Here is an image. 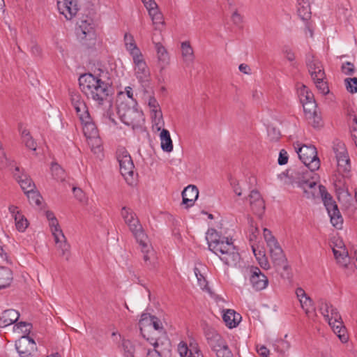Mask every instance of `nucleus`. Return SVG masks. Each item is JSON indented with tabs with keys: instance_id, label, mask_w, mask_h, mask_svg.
Segmentation results:
<instances>
[{
	"instance_id": "28",
	"label": "nucleus",
	"mask_w": 357,
	"mask_h": 357,
	"mask_svg": "<svg viewBox=\"0 0 357 357\" xmlns=\"http://www.w3.org/2000/svg\"><path fill=\"white\" fill-rule=\"evenodd\" d=\"M297 13L300 18L303 21H308L311 18V8L308 0H298Z\"/></svg>"
},
{
	"instance_id": "34",
	"label": "nucleus",
	"mask_w": 357,
	"mask_h": 357,
	"mask_svg": "<svg viewBox=\"0 0 357 357\" xmlns=\"http://www.w3.org/2000/svg\"><path fill=\"white\" fill-rule=\"evenodd\" d=\"M182 56L187 63H191L194 60V52L190 42L185 41L181 43Z\"/></svg>"
},
{
	"instance_id": "53",
	"label": "nucleus",
	"mask_w": 357,
	"mask_h": 357,
	"mask_svg": "<svg viewBox=\"0 0 357 357\" xmlns=\"http://www.w3.org/2000/svg\"><path fill=\"white\" fill-rule=\"evenodd\" d=\"M214 352L215 353L217 357H233V354L227 344L224 345V347L215 350Z\"/></svg>"
},
{
	"instance_id": "52",
	"label": "nucleus",
	"mask_w": 357,
	"mask_h": 357,
	"mask_svg": "<svg viewBox=\"0 0 357 357\" xmlns=\"http://www.w3.org/2000/svg\"><path fill=\"white\" fill-rule=\"evenodd\" d=\"M346 88L351 93H357V77L345 79Z\"/></svg>"
},
{
	"instance_id": "12",
	"label": "nucleus",
	"mask_w": 357,
	"mask_h": 357,
	"mask_svg": "<svg viewBox=\"0 0 357 357\" xmlns=\"http://www.w3.org/2000/svg\"><path fill=\"white\" fill-rule=\"evenodd\" d=\"M251 209L259 218H261L265 211V202L259 191L253 190L248 196Z\"/></svg>"
},
{
	"instance_id": "5",
	"label": "nucleus",
	"mask_w": 357,
	"mask_h": 357,
	"mask_svg": "<svg viewBox=\"0 0 357 357\" xmlns=\"http://www.w3.org/2000/svg\"><path fill=\"white\" fill-rule=\"evenodd\" d=\"M296 149L300 160L310 170L311 173L319 169L320 160L314 146L303 144L301 147L296 148Z\"/></svg>"
},
{
	"instance_id": "27",
	"label": "nucleus",
	"mask_w": 357,
	"mask_h": 357,
	"mask_svg": "<svg viewBox=\"0 0 357 357\" xmlns=\"http://www.w3.org/2000/svg\"><path fill=\"white\" fill-rule=\"evenodd\" d=\"M318 70H312L309 72L314 83L316 85L317 89L324 95H326L329 93V88L326 78H321L318 77Z\"/></svg>"
},
{
	"instance_id": "60",
	"label": "nucleus",
	"mask_w": 357,
	"mask_h": 357,
	"mask_svg": "<svg viewBox=\"0 0 357 357\" xmlns=\"http://www.w3.org/2000/svg\"><path fill=\"white\" fill-rule=\"evenodd\" d=\"M23 142L25 144V146L28 149L33 150V151L36 150V143L35 142V141L33 140L32 137H30L29 138L24 139Z\"/></svg>"
},
{
	"instance_id": "13",
	"label": "nucleus",
	"mask_w": 357,
	"mask_h": 357,
	"mask_svg": "<svg viewBox=\"0 0 357 357\" xmlns=\"http://www.w3.org/2000/svg\"><path fill=\"white\" fill-rule=\"evenodd\" d=\"M57 6L60 13L68 20L74 17L79 10L77 0H58Z\"/></svg>"
},
{
	"instance_id": "49",
	"label": "nucleus",
	"mask_w": 357,
	"mask_h": 357,
	"mask_svg": "<svg viewBox=\"0 0 357 357\" xmlns=\"http://www.w3.org/2000/svg\"><path fill=\"white\" fill-rule=\"evenodd\" d=\"M306 119L308 120L309 123L315 128L322 126V119L320 114H319L317 111L311 115V116H306Z\"/></svg>"
},
{
	"instance_id": "17",
	"label": "nucleus",
	"mask_w": 357,
	"mask_h": 357,
	"mask_svg": "<svg viewBox=\"0 0 357 357\" xmlns=\"http://www.w3.org/2000/svg\"><path fill=\"white\" fill-rule=\"evenodd\" d=\"M312 180L303 176L302 179L298 181V186L303 189L305 197L312 199L315 197L317 192V182L313 180L312 176H309Z\"/></svg>"
},
{
	"instance_id": "54",
	"label": "nucleus",
	"mask_w": 357,
	"mask_h": 357,
	"mask_svg": "<svg viewBox=\"0 0 357 357\" xmlns=\"http://www.w3.org/2000/svg\"><path fill=\"white\" fill-rule=\"evenodd\" d=\"M290 347L289 343L284 340H280L278 341V344L275 345V349L281 353L282 354H284V352L289 349Z\"/></svg>"
},
{
	"instance_id": "51",
	"label": "nucleus",
	"mask_w": 357,
	"mask_h": 357,
	"mask_svg": "<svg viewBox=\"0 0 357 357\" xmlns=\"http://www.w3.org/2000/svg\"><path fill=\"white\" fill-rule=\"evenodd\" d=\"M300 303L302 308L305 310V313L309 316L310 309L313 310L312 300L309 296H305L304 298H300Z\"/></svg>"
},
{
	"instance_id": "26",
	"label": "nucleus",
	"mask_w": 357,
	"mask_h": 357,
	"mask_svg": "<svg viewBox=\"0 0 357 357\" xmlns=\"http://www.w3.org/2000/svg\"><path fill=\"white\" fill-rule=\"evenodd\" d=\"M222 319L225 324L229 328H235L239 324L241 316L234 310L229 309L223 314Z\"/></svg>"
},
{
	"instance_id": "42",
	"label": "nucleus",
	"mask_w": 357,
	"mask_h": 357,
	"mask_svg": "<svg viewBox=\"0 0 357 357\" xmlns=\"http://www.w3.org/2000/svg\"><path fill=\"white\" fill-rule=\"evenodd\" d=\"M121 345L125 357H134L135 346L130 340L123 339Z\"/></svg>"
},
{
	"instance_id": "44",
	"label": "nucleus",
	"mask_w": 357,
	"mask_h": 357,
	"mask_svg": "<svg viewBox=\"0 0 357 357\" xmlns=\"http://www.w3.org/2000/svg\"><path fill=\"white\" fill-rule=\"evenodd\" d=\"M149 14L151 17L153 24H163L162 15L160 12L158 11V6L155 8H151V9L149 10Z\"/></svg>"
},
{
	"instance_id": "62",
	"label": "nucleus",
	"mask_w": 357,
	"mask_h": 357,
	"mask_svg": "<svg viewBox=\"0 0 357 357\" xmlns=\"http://www.w3.org/2000/svg\"><path fill=\"white\" fill-rule=\"evenodd\" d=\"M73 191L75 197L80 202H82L84 199V193L79 188L74 187Z\"/></svg>"
},
{
	"instance_id": "37",
	"label": "nucleus",
	"mask_w": 357,
	"mask_h": 357,
	"mask_svg": "<svg viewBox=\"0 0 357 357\" xmlns=\"http://www.w3.org/2000/svg\"><path fill=\"white\" fill-rule=\"evenodd\" d=\"M124 41L127 50L130 52L132 56L141 53L135 44L133 36L131 34L126 33L124 35Z\"/></svg>"
},
{
	"instance_id": "11",
	"label": "nucleus",
	"mask_w": 357,
	"mask_h": 357,
	"mask_svg": "<svg viewBox=\"0 0 357 357\" xmlns=\"http://www.w3.org/2000/svg\"><path fill=\"white\" fill-rule=\"evenodd\" d=\"M250 282L256 291H261L266 288L268 284V278L257 266H251L249 269Z\"/></svg>"
},
{
	"instance_id": "47",
	"label": "nucleus",
	"mask_w": 357,
	"mask_h": 357,
	"mask_svg": "<svg viewBox=\"0 0 357 357\" xmlns=\"http://www.w3.org/2000/svg\"><path fill=\"white\" fill-rule=\"evenodd\" d=\"M303 104V110L305 117L307 116H311L314 112L317 111V105L316 101L304 102Z\"/></svg>"
},
{
	"instance_id": "56",
	"label": "nucleus",
	"mask_w": 357,
	"mask_h": 357,
	"mask_svg": "<svg viewBox=\"0 0 357 357\" xmlns=\"http://www.w3.org/2000/svg\"><path fill=\"white\" fill-rule=\"evenodd\" d=\"M52 171L53 174H54L56 176L57 179H64V171L59 165H53L52 166Z\"/></svg>"
},
{
	"instance_id": "21",
	"label": "nucleus",
	"mask_w": 357,
	"mask_h": 357,
	"mask_svg": "<svg viewBox=\"0 0 357 357\" xmlns=\"http://www.w3.org/2000/svg\"><path fill=\"white\" fill-rule=\"evenodd\" d=\"M14 176L16 180L20 185L22 190L24 192H30L32 191V189H36V186L34 183L32 181L31 178L26 174H20V167H15V172L14 173Z\"/></svg>"
},
{
	"instance_id": "58",
	"label": "nucleus",
	"mask_w": 357,
	"mask_h": 357,
	"mask_svg": "<svg viewBox=\"0 0 357 357\" xmlns=\"http://www.w3.org/2000/svg\"><path fill=\"white\" fill-rule=\"evenodd\" d=\"M282 52L288 61H293L295 60L294 52L289 47L284 46L282 49Z\"/></svg>"
},
{
	"instance_id": "25",
	"label": "nucleus",
	"mask_w": 357,
	"mask_h": 357,
	"mask_svg": "<svg viewBox=\"0 0 357 357\" xmlns=\"http://www.w3.org/2000/svg\"><path fill=\"white\" fill-rule=\"evenodd\" d=\"M47 219L50 221V227H51L52 235L54 238V241H58V235H61L62 238H64L63 231L61 229L59 222L55 217L53 212L47 211L45 212Z\"/></svg>"
},
{
	"instance_id": "7",
	"label": "nucleus",
	"mask_w": 357,
	"mask_h": 357,
	"mask_svg": "<svg viewBox=\"0 0 357 357\" xmlns=\"http://www.w3.org/2000/svg\"><path fill=\"white\" fill-rule=\"evenodd\" d=\"M116 158L119 163L121 175L129 184H131L133 178L135 165L130 155L124 148H122L117 151Z\"/></svg>"
},
{
	"instance_id": "32",
	"label": "nucleus",
	"mask_w": 357,
	"mask_h": 357,
	"mask_svg": "<svg viewBox=\"0 0 357 357\" xmlns=\"http://www.w3.org/2000/svg\"><path fill=\"white\" fill-rule=\"evenodd\" d=\"M160 138L162 151L167 153L171 152L173 150V143L169 132L166 129H162L160 134Z\"/></svg>"
},
{
	"instance_id": "23",
	"label": "nucleus",
	"mask_w": 357,
	"mask_h": 357,
	"mask_svg": "<svg viewBox=\"0 0 357 357\" xmlns=\"http://www.w3.org/2000/svg\"><path fill=\"white\" fill-rule=\"evenodd\" d=\"M306 65L308 68V71L318 70V77L326 78V74L321 61L316 59L311 53L306 55Z\"/></svg>"
},
{
	"instance_id": "30",
	"label": "nucleus",
	"mask_w": 357,
	"mask_h": 357,
	"mask_svg": "<svg viewBox=\"0 0 357 357\" xmlns=\"http://www.w3.org/2000/svg\"><path fill=\"white\" fill-rule=\"evenodd\" d=\"M154 349L157 350L158 353L162 357H171L172 356V344L169 340H166L161 343L155 341L153 343Z\"/></svg>"
},
{
	"instance_id": "48",
	"label": "nucleus",
	"mask_w": 357,
	"mask_h": 357,
	"mask_svg": "<svg viewBox=\"0 0 357 357\" xmlns=\"http://www.w3.org/2000/svg\"><path fill=\"white\" fill-rule=\"evenodd\" d=\"M155 49L157 51L158 58L159 61L162 62H167L169 56L168 53L164 46L160 43H156L155 44Z\"/></svg>"
},
{
	"instance_id": "3",
	"label": "nucleus",
	"mask_w": 357,
	"mask_h": 357,
	"mask_svg": "<svg viewBox=\"0 0 357 357\" xmlns=\"http://www.w3.org/2000/svg\"><path fill=\"white\" fill-rule=\"evenodd\" d=\"M15 327L17 329H21L25 334L15 342V348L21 357H28L37 350L35 341L29 336L32 325L30 323L21 321L15 324Z\"/></svg>"
},
{
	"instance_id": "57",
	"label": "nucleus",
	"mask_w": 357,
	"mask_h": 357,
	"mask_svg": "<svg viewBox=\"0 0 357 357\" xmlns=\"http://www.w3.org/2000/svg\"><path fill=\"white\" fill-rule=\"evenodd\" d=\"M150 321L155 330L162 331L163 329L162 321L158 317L155 316H150Z\"/></svg>"
},
{
	"instance_id": "15",
	"label": "nucleus",
	"mask_w": 357,
	"mask_h": 357,
	"mask_svg": "<svg viewBox=\"0 0 357 357\" xmlns=\"http://www.w3.org/2000/svg\"><path fill=\"white\" fill-rule=\"evenodd\" d=\"M219 257L225 265L231 267H236L241 260V256L234 245L225 250L222 255H219Z\"/></svg>"
},
{
	"instance_id": "29",
	"label": "nucleus",
	"mask_w": 357,
	"mask_h": 357,
	"mask_svg": "<svg viewBox=\"0 0 357 357\" xmlns=\"http://www.w3.org/2000/svg\"><path fill=\"white\" fill-rule=\"evenodd\" d=\"M147 240L145 241V246L140 245L142 247V252H143V259L145 262L146 266L149 268H153L155 267V257L154 252L152 249H149L147 243Z\"/></svg>"
},
{
	"instance_id": "10",
	"label": "nucleus",
	"mask_w": 357,
	"mask_h": 357,
	"mask_svg": "<svg viewBox=\"0 0 357 357\" xmlns=\"http://www.w3.org/2000/svg\"><path fill=\"white\" fill-rule=\"evenodd\" d=\"M77 38L84 45H89L88 41L95 40V31L91 18L82 20L75 29Z\"/></svg>"
},
{
	"instance_id": "14",
	"label": "nucleus",
	"mask_w": 357,
	"mask_h": 357,
	"mask_svg": "<svg viewBox=\"0 0 357 357\" xmlns=\"http://www.w3.org/2000/svg\"><path fill=\"white\" fill-rule=\"evenodd\" d=\"M205 336L208 344L213 351L224 347L226 340L215 330L209 328L205 331Z\"/></svg>"
},
{
	"instance_id": "1",
	"label": "nucleus",
	"mask_w": 357,
	"mask_h": 357,
	"mask_svg": "<svg viewBox=\"0 0 357 357\" xmlns=\"http://www.w3.org/2000/svg\"><path fill=\"white\" fill-rule=\"evenodd\" d=\"M78 81L81 91L88 99L92 100L98 107L107 109L103 115L113 123L116 124L110 111L113 102L109 84L91 73L81 75Z\"/></svg>"
},
{
	"instance_id": "4",
	"label": "nucleus",
	"mask_w": 357,
	"mask_h": 357,
	"mask_svg": "<svg viewBox=\"0 0 357 357\" xmlns=\"http://www.w3.org/2000/svg\"><path fill=\"white\" fill-rule=\"evenodd\" d=\"M319 192L321 196L324 204L331 218V222L336 227H341L343 219L338 209L337 205L333 199L332 196L328 192L325 186L319 185Z\"/></svg>"
},
{
	"instance_id": "35",
	"label": "nucleus",
	"mask_w": 357,
	"mask_h": 357,
	"mask_svg": "<svg viewBox=\"0 0 357 357\" xmlns=\"http://www.w3.org/2000/svg\"><path fill=\"white\" fill-rule=\"evenodd\" d=\"M82 123L83 124L84 134L87 138H94L98 136V129L95 123L91 121V119Z\"/></svg>"
},
{
	"instance_id": "59",
	"label": "nucleus",
	"mask_w": 357,
	"mask_h": 357,
	"mask_svg": "<svg viewBox=\"0 0 357 357\" xmlns=\"http://www.w3.org/2000/svg\"><path fill=\"white\" fill-rule=\"evenodd\" d=\"M288 162V154L287 152L282 149L280 152L279 157H278V164L280 165H284L287 164Z\"/></svg>"
},
{
	"instance_id": "41",
	"label": "nucleus",
	"mask_w": 357,
	"mask_h": 357,
	"mask_svg": "<svg viewBox=\"0 0 357 357\" xmlns=\"http://www.w3.org/2000/svg\"><path fill=\"white\" fill-rule=\"evenodd\" d=\"M25 194L26 195L31 204H34L38 206L41 205L43 197L38 190L32 189V191L26 192Z\"/></svg>"
},
{
	"instance_id": "40",
	"label": "nucleus",
	"mask_w": 357,
	"mask_h": 357,
	"mask_svg": "<svg viewBox=\"0 0 357 357\" xmlns=\"http://www.w3.org/2000/svg\"><path fill=\"white\" fill-rule=\"evenodd\" d=\"M15 226L19 231H24L29 225L26 218L20 213L17 212L15 215Z\"/></svg>"
},
{
	"instance_id": "46",
	"label": "nucleus",
	"mask_w": 357,
	"mask_h": 357,
	"mask_svg": "<svg viewBox=\"0 0 357 357\" xmlns=\"http://www.w3.org/2000/svg\"><path fill=\"white\" fill-rule=\"evenodd\" d=\"M300 96L302 103L304 102L315 101L314 94L305 85H303L301 89Z\"/></svg>"
},
{
	"instance_id": "55",
	"label": "nucleus",
	"mask_w": 357,
	"mask_h": 357,
	"mask_svg": "<svg viewBox=\"0 0 357 357\" xmlns=\"http://www.w3.org/2000/svg\"><path fill=\"white\" fill-rule=\"evenodd\" d=\"M268 135L271 141L276 142L280 138V132L275 127L268 128Z\"/></svg>"
},
{
	"instance_id": "19",
	"label": "nucleus",
	"mask_w": 357,
	"mask_h": 357,
	"mask_svg": "<svg viewBox=\"0 0 357 357\" xmlns=\"http://www.w3.org/2000/svg\"><path fill=\"white\" fill-rule=\"evenodd\" d=\"M198 196V188L195 185H189L182 192V204L185 205L186 208L193 206Z\"/></svg>"
},
{
	"instance_id": "24",
	"label": "nucleus",
	"mask_w": 357,
	"mask_h": 357,
	"mask_svg": "<svg viewBox=\"0 0 357 357\" xmlns=\"http://www.w3.org/2000/svg\"><path fill=\"white\" fill-rule=\"evenodd\" d=\"M328 324L332 328L333 332L337 334L342 342H347L349 337L347 333V329L342 321V318H340V319H334L333 321L328 322Z\"/></svg>"
},
{
	"instance_id": "39",
	"label": "nucleus",
	"mask_w": 357,
	"mask_h": 357,
	"mask_svg": "<svg viewBox=\"0 0 357 357\" xmlns=\"http://www.w3.org/2000/svg\"><path fill=\"white\" fill-rule=\"evenodd\" d=\"M333 252L337 263L344 267H347L349 261L347 252H345L344 250L343 251H339L334 248L333 249Z\"/></svg>"
},
{
	"instance_id": "8",
	"label": "nucleus",
	"mask_w": 357,
	"mask_h": 357,
	"mask_svg": "<svg viewBox=\"0 0 357 357\" xmlns=\"http://www.w3.org/2000/svg\"><path fill=\"white\" fill-rule=\"evenodd\" d=\"M211 233L209 237H207L208 249L219 257V255H222L225 250L231 248L234 245L231 241H229L227 238H222L218 236L215 229H211Z\"/></svg>"
},
{
	"instance_id": "9",
	"label": "nucleus",
	"mask_w": 357,
	"mask_h": 357,
	"mask_svg": "<svg viewBox=\"0 0 357 357\" xmlns=\"http://www.w3.org/2000/svg\"><path fill=\"white\" fill-rule=\"evenodd\" d=\"M124 221L129 227V229L135 238L137 242L144 247L145 241L148 240V236L145 234L144 230L143 229L139 220L136 217L135 213L133 211L130 213V215H128L126 219H124Z\"/></svg>"
},
{
	"instance_id": "31",
	"label": "nucleus",
	"mask_w": 357,
	"mask_h": 357,
	"mask_svg": "<svg viewBox=\"0 0 357 357\" xmlns=\"http://www.w3.org/2000/svg\"><path fill=\"white\" fill-rule=\"evenodd\" d=\"M13 280V273L7 267L0 266V289L10 286Z\"/></svg>"
},
{
	"instance_id": "38",
	"label": "nucleus",
	"mask_w": 357,
	"mask_h": 357,
	"mask_svg": "<svg viewBox=\"0 0 357 357\" xmlns=\"http://www.w3.org/2000/svg\"><path fill=\"white\" fill-rule=\"evenodd\" d=\"M338 171L340 172H349L350 171V160L348 153L344 155L336 157Z\"/></svg>"
},
{
	"instance_id": "61",
	"label": "nucleus",
	"mask_w": 357,
	"mask_h": 357,
	"mask_svg": "<svg viewBox=\"0 0 357 357\" xmlns=\"http://www.w3.org/2000/svg\"><path fill=\"white\" fill-rule=\"evenodd\" d=\"M342 70L347 75H352L354 71V66L350 62H347L342 66Z\"/></svg>"
},
{
	"instance_id": "18",
	"label": "nucleus",
	"mask_w": 357,
	"mask_h": 357,
	"mask_svg": "<svg viewBox=\"0 0 357 357\" xmlns=\"http://www.w3.org/2000/svg\"><path fill=\"white\" fill-rule=\"evenodd\" d=\"M181 357H204L196 342H190L189 347L185 343L181 342L178 347Z\"/></svg>"
},
{
	"instance_id": "16",
	"label": "nucleus",
	"mask_w": 357,
	"mask_h": 357,
	"mask_svg": "<svg viewBox=\"0 0 357 357\" xmlns=\"http://www.w3.org/2000/svg\"><path fill=\"white\" fill-rule=\"evenodd\" d=\"M132 58L135 65V70L136 77L140 82H143L149 75V70L147 65L141 53L135 54Z\"/></svg>"
},
{
	"instance_id": "36",
	"label": "nucleus",
	"mask_w": 357,
	"mask_h": 357,
	"mask_svg": "<svg viewBox=\"0 0 357 357\" xmlns=\"http://www.w3.org/2000/svg\"><path fill=\"white\" fill-rule=\"evenodd\" d=\"M75 105L76 107L75 109L80 121L83 123L84 121H89L91 119V116L86 104L84 102H78Z\"/></svg>"
},
{
	"instance_id": "63",
	"label": "nucleus",
	"mask_w": 357,
	"mask_h": 357,
	"mask_svg": "<svg viewBox=\"0 0 357 357\" xmlns=\"http://www.w3.org/2000/svg\"><path fill=\"white\" fill-rule=\"evenodd\" d=\"M233 22L236 25H240L243 22L242 16L238 13L237 10L234 11L231 15Z\"/></svg>"
},
{
	"instance_id": "6",
	"label": "nucleus",
	"mask_w": 357,
	"mask_h": 357,
	"mask_svg": "<svg viewBox=\"0 0 357 357\" xmlns=\"http://www.w3.org/2000/svg\"><path fill=\"white\" fill-rule=\"evenodd\" d=\"M271 259L278 272L281 277L286 279L291 278V268L287 263V259L279 243L269 247Z\"/></svg>"
},
{
	"instance_id": "50",
	"label": "nucleus",
	"mask_w": 357,
	"mask_h": 357,
	"mask_svg": "<svg viewBox=\"0 0 357 357\" xmlns=\"http://www.w3.org/2000/svg\"><path fill=\"white\" fill-rule=\"evenodd\" d=\"M264 236L268 247H271L278 243L277 239L273 236L271 231L266 229H264Z\"/></svg>"
},
{
	"instance_id": "43",
	"label": "nucleus",
	"mask_w": 357,
	"mask_h": 357,
	"mask_svg": "<svg viewBox=\"0 0 357 357\" xmlns=\"http://www.w3.org/2000/svg\"><path fill=\"white\" fill-rule=\"evenodd\" d=\"M333 149L335 154V157L347 154V151L344 144L338 139L333 142Z\"/></svg>"
},
{
	"instance_id": "45",
	"label": "nucleus",
	"mask_w": 357,
	"mask_h": 357,
	"mask_svg": "<svg viewBox=\"0 0 357 357\" xmlns=\"http://www.w3.org/2000/svg\"><path fill=\"white\" fill-rule=\"evenodd\" d=\"M194 272H195V274L196 278L198 281V284L200 286V287L202 289L207 290L211 294V295H212V292L211 291L209 288H208L207 281H206L205 277L201 273L199 269L197 267H195Z\"/></svg>"
},
{
	"instance_id": "64",
	"label": "nucleus",
	"mask_w": 357,
	"mask_h": 357,
	"mask_svg": "<svg viewBox=\"0 0 357 357\" xmlns=\"http://www.w3.org/2000/svg\"><path fill=\"white\" fill-rule=\"evenodd\" d=\"M257 351L261 357H268L270 353L269 349L265 346L257 347Z\"/></svg>"
},
{
	"instance_id": "33",
	"label": "nucleus",
	"mask_w": 357,
	"mask_h": 357,
	"mask_svg": "<svg viewBox=\"0 0 357 357\" xmlns=\"http://www.w3.org/2000/svg\"><path fill=\"white\" fill-rule=\"evenodd\" d=\"M59 241H55L57 248L61 251L60 255L64 257L66 260H68L70 256V245L67 242L66 237H61V235H58Z\"/></svg>"
},
{
	"instance_id": "22",
	"label": "nucleus",
	"mask_w": 357,
	"mask_h": 357,
	"mask_svg": "<svg viewBox=\"0 0 357 357\" xmlns=\"http://www.w3.org/2000/svg\"><path fill=\"white\" fill-rule=\"evenodd\" d=\"M20 313L14 309L4 310L0 316V327L5 328L18 320Z\"/></svg>"
},
{
	"instance_id": "20",
	"label": "nucleus",
	"mask_w": 357,
	"mask_h": 357,
	"mask_svg": "<svg viewBox=\"0 0 357 357\" xmlns=\"http://www.w3.org/2000/svg\"><path fill=\"white\" fill-rule=\"evenodd\" d=\"M319 311L324 315L328 322L334 319H340L341 316L336 308L333 307L329 303L324 300L319 301Z\"/></svg>"
},
{
	"instance_id": "2",
	"label": "nucleus",
	"mask_w": 357,
	"mask_h": 357,
	"mask_svg": "<svg viewBox=\"0 0 357 357\" xmlns=\"http://www.w3.org/2000/svg\"><path fill=\"white\" fill-rule=\"evenodd\" d=\"M137 105H130L125 102H121L117 105V114L121 121L133 129L141 127L144 122V114L138 109Z\"/></svg>"
}]
</instances>
